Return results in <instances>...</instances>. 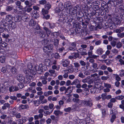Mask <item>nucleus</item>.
I'll list each match as a JSON object with an SVG mask.
<instances>
[{"instance_id": "603ef678", "label": "nucleus", "mask_w": 124, "mask_h": 124, "mask_svg": "<svg viewBox=\"0 0 124 124\" xmlns=\"http://www.w3.org/2000/svg\"><path fill=\"white\" fill-rule=\"evenodd\" d=\"M74 8L76 12L78 11H80L81 10V8L78 5H77L74 7Z\"/></svg>"}, {"instance_id": "9d476101", "label": "nucleus", "mask_w": 124, "mask_h": 124, "mask_svg": "<svg viewBox=\"0 0 124 124\" xmlns=\"http://www.w3.org/2000/svg\"><path fill=\"white\" fill-rule=\"evenodd\" d=\"M84 106H89L91 107L93 105V103L91 100H89L88 101L84 100Z\"/></svg>"}, {"instance_id": "79ce46f5", "label": "nucleus", "mask_w": 124, "mask_h": 124, "mask_svg": "<svg viewBox=\"0 0 124 124\" xmlns=\"http://www.w3.org/2000/svg\"><path fill=\"white\" fill-rule=\"evenodd\" d=\"M117 111L116 110L115 108H113L110 110V114H116L117 113Z\"/></svg>"}, {"instance_id": "b1692460", "label": "nucleus", "mask_w": 124, "mask_h": 124, "mask_svg": "<svg viewBox=\"0 0 124 124\" xmlns=\"http://www.w3.org/2000/svg\"><path fill=\"white\" fill-rule=\"evenodd\" d=\"M93 8V9L94 10V13L93 14L94 15L96 14V11L100 9L98 5L94 6Z\"/></svg>"}, {"instance_id": "c9c22d12", "label": "nucleus", "mask_w": 124, "mask_h": 124, "mask_svg": "<svg viewBox=\"0 0 124 124\" xmlns=\"http://www.w3.org/2000/svg\"><path fill=\"white\" fill-rule=\"evenodd\" d=\"M42 14L44 16H45L48 13V11L46 10H45L44 8L42 9Z\"/></svg>"}, {"instance_id": "13d9d810", "label": "nucleus", "mask_w": 124, "mask_h": 124, "mask_svg": "<svg viewBox=\"0 0 124 124\" xmlns=\"http://www.w3.org/2000/svg\"><path fill=\"white\" fill-rule=\"evenodd\" d=\"M25 4L28 7H30L31 6V5L30 4V3L28 0H26L24 2Z\"/></svg>"}, {"instance_id": "c756f323", "label": "nucleus", "mask_w": 124, "mask_h": 124, "mask_svg": "<svg viewBox=\"0 0 124 124\" xmlns=\"http://www.w3.org/2000/svg\"><path fill=\"white\" fill-rule=\"evenodd\" d=\"M97 53L100 55H101L103 53V51L102 49L101 48H99L97 50Z\"/></svg>"}, {"instance_id": "49530a36", "label": "nucleus", "mask_w": 124, "mask_h": 124, "mask_svg": "<svg viewBox=\"0 0 124 124\" xmlns=\"http://www.w3.org/2000/svg\"><path fill=\"white\" fill-rule=\"evenodd\" d=\"M117 35L118 37L122 38L124 37V33H118L117 34Z\"/></svg>"}, {"instance_id": "f704fd0d", "label": "nucleus", "mask_w": 124, "mask_h": 124, "mask_svg": "<svg viewBox=\"0 0 124 124\" xmlns=\"http://www.w3.org/2000/svg\"><path fill=\"white\" fill-rule=\"evenodd\" d=\"M21 107L22 109H27L29 108V107L28 105H21L20 106Z\"/></svg>"}, {"instance_id": "f257e3e1", "label": "nucleus", "mask_w": 124, "mask_h": 124, "mask_svg": "<svg viewBox=\"0 0 124 124\" xmlns=\"http://www.w3.org/2000/svg\"><path fill=\"white\" fill-rule=\"evenodd\" d=\"M73 102H75L73 106L74 108L77 109L84 106V100H82L79 99L73 98L72 100Z\"/></svg>"}, {"instance_id": "4be33fe9", "label": "nucleus", "mask_w": 124, "mask_h": 124, "mask_svg": "<svg viewBox=\"0 0 124 124\" xmlns=\"http://www.w3.org/2000/svg\"><path fill=\"white\" fill-rule=\"evenodd\" d=\"M39 37L41 38H44L46 37V34L45 31H41L40 33L39 34Z\"/></svg>"}, {"instance_id": "4c0bfd02", "label": "nucleus", "mask_w": 124, "mask_h": 124, "mask_svg": "<svg viewBox=\"0 0 124 124\" xmlns=\"http://www.w3.org/2000/svg\"><path fill=\"white\" fill-rule=\"evenodd\" d=\"M29 23L30 26H34L35 25L36 23L33 19H31Z\"/></svg>"}, {"instance_id": "ea45409f", "label": "nucleus", "mask_w": 124, "mask_h": 124, "mask_svg": "<svg viewBox=\"0 0 124 124\" xmlns=\"http://www.w3.org/2000/svg\"><path fill=\"white\" fill-rule=\"evenodd\" d=\"M124 98V96L122 95H121L116 96L115 97V99H116L122 100Z\"/></svg>"}, {"instance_id": "4d7b16f0", "label": "nucleus", "mask_w": 124, "mask_h": 124, "mask_svg": "<svg viewBox=\"0 0 124 124\" xmlns=\"http://www.w3.org/2000/svg\"><path fill=\"white\" fill-rule=\"evenodd\" d=\"M109 78V77H108L105 76H102L101 78V79L103 80H107Z\"/></svg>"}, {"instance_id": "a18cd8bd", "label": "nucleus", "mask_w": 124, "mask_h": 124, "mask_svg": "<svg viewBox=\"0 0 124 124\" xmlns=\"http://www.w3.org/2000/svg\"><path fill=\"white\" fill-rule=\"evenodd\" d=\"M77 49V48L76 47H73L70 46L67 48L68 50L70 51H74Z\"/></svg>"}, {"instance_id": "a19ab883", "label": "nucleus", "mask_w": 124, "mask_h": 124, "mask_svg": "<svg viewBox=\"0 0 124 124\" xmlns=\"http://www.w3.org/2000/svg\"><path fill=\"white\" fill-rule=\"evenodd\" d=\"M5 57L3 56H2L0 57V62L1 63H4L5 62Z\"/></svg>"}, {"instance_id": "e2e57ef3", "label": "nucleus", "mask_w": 124, "mask_h": 124, "mask_svg": "<svg viewBox=\"0 0 124 124\" xmlns=\"http://www.w3.org/2000/svg\"><path fill=\"white\" fill-rule=\"evenodd\" d=\"M73 64L74 65V67L75 68H78L80 66V65L77 62H74L73 63Z\"/></svg>"}, {"instance_id": "7c9ffc66", "label": "nucleus", "mask_w": 124, "mask_h": 124, "mask_svg": "<svg viewBox=\"0 0 124 124\" xmlns=\"http://www.w3.org/2000/svg\"><path fill=\"white\" fill-rule=\"evenodd\" d=\"M122 46V43L120 42H119L116 43V46L118 49L120 48Z\"/></svg>"}, {"instance_id": "39448f33", "label": "nucleus", "mask_w": 124, "mask_h": 124, "mask_svg": "<svg viewBox=\"0 0 124 124\" xmlns=\"http://www.w3.org/2000/svg\"><path fill=\"white\" fill-rule=\"evenodd\" d=\"M6 20L5 19H2L1 21V23L2 25H3L5 28V31H8L9 30V28L7 29L8 27V24Z\"/></svg>"}, {"instance_id": "2f4dec72", "label": "nucleus", "mask_w": 124, "mask_h": 124, "mask_svg": "<svg viewBox=\"0 0 124 124\" xmlns=\"http://www.w3.org/2000/svg\"><path fill=\"white\" fill-rule=\"evenodd\" d=\"M77 14L78 15V16L79 17H82L84 16V14L81 11V10L80 11H78L77 12Z\"/></svg>"}, {"instance_id": "2eb2a0df", "label": "nucleus", "mask_w": 124, "mask_h": 124, "mask_svg": "<svg viewBox=\"0 0 124 124\" xmlns=\"http://www.w3.org/2000/svg\"><path fill=\"white\" fill-rule=\"evenodd\" d=\"M9 26L11 29H13L16 28V26L15 23L12 22L11 23L9 24Z\"/></svg>"}, {"instance_id": "cd10ccee", "label": "nucleus", "mask_w": 124, "mask_h": 124, "mask_svg": "<svg viewBox=\"0 0 124 124\" xmlns=\"http://www.w3.org/2000/svg\"><path fill=\"white\" fill-rule=\"evenodd\" d=\"M21 2L19 1H17L15 2L16 5L20 9H21L22 6L21 5Z\"/></svg>"}, {"instance_id": "473e14b6", "label": "nucleus", "mask_w": 124, "mask_h": 124, "mask_svg": "<svg viewBox=\"0 0 124 124\" xmlns=\"http://www.w3.org/2000/svg\"><path fill=\"white\" fill-rule=\"evenodd\" d=\"M111 52L113 54L116 55L118 54V51L117 49L114 48L112 50Z\"/></svg>"}, {"instance_id": "37998d69", "label": "nucleus", "mask_w": 124, "mask_h": 124, "mask_svg": "<svg viewBox=\"0 0 124 124\" xmlns=\"http://www.w3.org/2000/svg\"><path fill=\"white\" fill-rule=\"evenodd\" d=\"M41 79H42L41 82L42 84L46 85L47 83V82L46 80L47 79L46 78H42Z\"/></svg>"}, {"instance_id": "09e8293b", "label": "nucleus", "mask_w": 124, "mask_h": 124, "mask_svg": "<svg viewBox=\"0 0 124 124\" xmlns=\"http://www.w3.org/2000/svg\"><path fill=\"white\" fill-rule=\"evenodd\" d=\"M54 113L56 116H57L61 113L60 110H56L54 111Z\"/></svg>"}, {"instance_id": "7ed1b4c3", "label": "nucleus", "mask_w": 124, "mask_h": 124, "mask_svg": "<svg viewBox=\"0 0 124 124\" xmlns=\"http://www.w3.org/2000/svg\"><path fill=\"white\" fill-rule=\"evenodd\" d=\"M75 87L74 86H69L66 88L65 86H63L60 88L59 90L61 92L65 91L64 94L68 95L72 92L73 89Z\"/></svg>"}, {"instance_id": "5701e85b", "label": "nucleus", "mask_w": 124, "mask_h": 124, "mask_svg": "<svg viewBox=\"0 0 124 124\" xmlns=\"http://www.w3.org/2000/svg\"><path fill=\"white\" fill-rule=\"evenodd\" d=\"M60 66L59 65H53L52 66V69L53 70H56L57 71H58L60 68Z\"/></svg>"}, {"instance_id": "338daca9", "label": "nucleus", "mask_w": 124, "mask_h": 124, "mask_svg": "<svg viewBox=\"0 0 124 124\" xmlns=\"http://www.w3.org/2000/svg\"><path fill=\"white\" fill-rule=\"evenodd\" d=\"M92 54L93 51L92 50H89L87 53V54L89 57H91L93 55Z\"/></svg>"}, {"instance_id": "e433bc0d", "label": "nucleus", "mask_w": 124, "mask_h": 124, "mask_svg": "<svg viewBox=\"0 0 124 124\" xmlns=\"http://www.w3.org/2000/svg\"><path fill=\"white\" fill-rule=\"evenodd\" d=\"M116 3V5H118L121 4L123 2V0H113Z\"/></svg>"}, {"instance_id": "bf43d9fd", "label": "nucleus", "mask_w": 124, "mask_h": 124, "mask_svg": "<svg viewBox=\"0 0 124 124\" xmlns=\"http://www.w3.org/2000/svg\"><path fill=\"white\" fill-rule=\"evenodd\" d=\"M107 68V66L105 65H101L100 67V69L103 70H106Z\"/></svg>"}, {"instance_id": "9b49d317", "label": "nucleus", "mask_w": 124, "mask_h": 124, "mask_svg": "<svg viewBox=\"0 0 124 124\" xmlns=\"http://www.w3.org/2000/svg\"><path fill=\"white\" fill-rule=\"evenodd\" d=\"M92 67L94 69L91 70V71L93 72H97V70L96 69H98L97 68L98 65L96 63H94L92 64Z\"/></svg>"}, {"instance_id": "aec40b11", "label": "nucleus", "mask_w": 124, "mask_h": 124, "mask_svg": "<svg viewBox=\"0 0 124 124\" xmlns=\"http://www.w3.org/2000/svg\"><path fill=\"white\" fill-rule=\"evenodd\" d=\"M39 108H43L44 111H50L49 110V107L47 105H45L43 106L42 105H40L39 106Z\"/></svg>"}, {"instance_id": "6e6552de", "label": "nucleus", "mask_w": 124, "mask_h": 124, "mask_svg": "<svg viewBox=\"0 0 124 124\" xmlns=\"http://www.w3.org/2000/svg\"><path fill=\"white\" fill-rule=\"evenodd\" d=\"M53 111V109H52L50 111H44V109L40 108L38 112L39 113H42L43 112L44 114V115L45 116H46L48 115H50L51 114L52 112Z\"/></svg>"}, {"instance_id": "864d4df0", "label": "nucleus", "mask_w": 124, "mask_h": 124, "mask_svg": "<svg viewBox=\"0 0 124 124\" xmlns=\"http://www.w3.org/2000/svg\"><path fill=\"white\" fill-rule=\"evenodd\" d=\"M80 65L83 66H85L86 65V63L84 61L80 60L79 62Z\"/></svg>"}, {"instance_id": "3c124183", "label": "nucleus", "mask_w": 124, "mask_h": 124, "mask_svg": "<svg viewBox=\"0 0 124 124\" xmlns=\"http://www.w3.org/2000/svg\"><path fill=\"white\" fill-rule=\"evenodd\" d=\"M51 5L49 4H47L45 5V8L48 10H49L51 8Z\"/></svg>"}, {"instance_id": "69168bd1", "label": "nucleus", "mask_w": 124, "mask_h": 124, "mask_svg": "<svg viewBox=\"0 0 124 124\" xmlns=\"http://www.w3.org/2000/svg\"><path fill=\"white\" fill-rule=\"evenodd\" d=\"M120 84V82L119 81H116L115 83V85L116 87H119V85Z\"/></svg>"}, {"instance_id": "393cba45", "label": "nucleus", "mask_w": 124, "mask_h": 124, "mask_svg": "<svg viewBox=\"0 0 124 124\" xmlns=\"http://www.w3.org/2000/svg\"><path fill=\"white\" fill-rule=\"evenodd\" d=\"M80 81L78 79H74L73 81L71 83V85H76L77 84L80 83Z\"/></svg>"}, {"instance_id": "f03ea898", "label": "nucleus", "mask_w": 124, "mask_h": 124, "mask_svg": "<svg viewBox=\"0 0 124 124\" xmlns=\"http://www.w3.org/2000/svg\"><path fill=\"white\" fill-rule=\"evenodd\" d=\"M41 65H40L39 66L36 65L34 67L33 69L32 66L31 64H28L27 66V68H29L30 73L32 74H36V72L39 73V71H40L41 69L39 68L40 66H41Z\"/></svg>"}, {"instance_id": "4468645a", "label": "nucleus", "mask_w": 124, "mask_h": 124, "mask_svg": "<svg viewBox=\"0 0 124 124\" xmlns=\"http://www.w3.org/2000/svg\"><path fill=\"white\" fill-rule=\"evenodd\" d=\"M70 63V61L67 60H65L62 62V64L63 67H67L69 65Z\"/></svg>"}, {"instance_id": "1a4fd4ad", "label": "nucleus", "mask_w": 124, "mask_h": 124, "mask_svg": "<svg viewBox=\"0 0 124 124\" xmlns=\"http://www.w3.org/2000/svg\"><path fill=\"white\" fill-rule=\"evenodd\" d=\"M6 67L7 69H10V71L11 73L13 74H16L17 73V70L16 68L14 67H11V66L8 65H7Z\"/></svg>"}, {"instance_id": "a878e982", "label": "nucleus", "mask_w": 124, "mask_h": 124, "mask_svg": "<svg viewBox=\"0 0 124 124\" xmlns=\"http://www.w3.org/2000/svg\"><path fill=\"white\" fill-rule=\"evenodd\" d=\"M121 20H120L119 18H115V23L117 24H119L121 21H122V18L121 17Z\"/></svg>"}, {"instance_id": "a211bd4d", "label": "nucleus", "mask_w": 124, "mask_h": 124, "mask_svg": "<svg viewBox=\"0 0 124 124\" xmlns=\"http://www.w3.org/2000/svg\"><path fill=\"white\" fill-rule=\"evenodd\" d=\"M43 28L44 30L46 32V34L47 36L46 38H47L49 36V35L51 33V31L48 29L46 27H44Z\"/></svg>"}, {"instance_id": "dca6fc26", "label": "nucleus", "mask_w": 124, "mask_h": 124, "mask_svg": "<svg viewBox=\"0 0 124 124\" xmlns=\"http://www.w3.org/2000/svg\"><path fill=\"white\" fill-rule=\"evenodd\" d=\"M85 68L84 67H82V70L83 71V73L85 76V77L86 76H87L90 74V73L89 70H86L83 71V70H84Z\"/></svg>"}, {"instance_id": "58836bf2", "label": "nucleus", "mask_w": 124, "mask_h": 124, "mask_svg": "<svg viewBox=\"0 0 124 124\" xmlns=\"http://www.w3.org/2000/svg\"><path fill=\"white\" fill-rule=\"evenodd\" d=\"M78 76L79 77L81 78H84L85 77V76L83 73V72H82V71H80L79 72L78 75Z\"/></svg>"}, {"instance_id": "c03bdc74", "label": "nucleus", "mask_w": 124, "mask_h": 124, "mask_svg": "<svg viewBox=\"0 0 124 124\" xmlns=\"http://www.w3.org/2000/svg\"><path fill=\"white\" fill-rule=\"evenodd\" d=\"M46 38V39H45L42 41V44H44V45H45L47 44L49 42V40L47 39L48 38Z\"/></svg>"}, {"instance_id": "774afa93", "label": "nucleus", "mask_w": 124, "mask_h": 124, "mask_svg": "<svg viewBox=\"0 0 124 124\" xmlns=\"http://www.w3.org/2000/svg\"><path fill=\"white\" fill-rule=\"evenodd\" d=\"M55 27V24L53 23H50V25L49 26V27L51 29H53Z\"/></svg>"}, {"instance_id": "6e6d98bb", "label": "nucleus", "mask_w": 124, "mask_h": 124, "mask_svg": "<svg viewBox=\"0 0 124 124\" xmlns=\"http://www.w3.org/2000/svg\"><path fill=\"white\" fill-rule=\"evenodd\" d=\"M116 42L114 40L111 41V46L113 47H115L116 45Z\"/></svg>"}, {"instance_id": "f8f14e48", "label": "nucleus", "mask_w": 124, "mask_h": 124, "mask_svg": "<svg viewBox=\"0 0 124 124\" xmlns=\"http://www.w3.org/2000/svg\"><path fill=\"white\" fill-rule=\"evenodd\" d=\"M13 18V16L11 15H9L6 16L5 20L7 22H12Z\"/></svg>"}, {"instance_id": "c85d7f7f", "label": "nucleus", "mask_w": 124, "mask_h": 124, "mask_svg": "<svg viewBox=\"0 0 124 124\" xmlns=\"http://www.w3.org/2000/svg\"><path fill=\"white\" fill-rule=\"evenodd\" d=\"M115 2H114L112 0H109L108 1L107 3L108 5H109V6L111 7V6H115Z\"/></svg>"}, {"instance_id": "412c9836", "label": "nucleus", "mask_w": 124, "mask_h": 124, "mask_svg": "<svg viewBox=\"0 0 124 124\" xmlns=\"http://www.w3.org/2000/svg\"><path fill=\"white\" fill-rule=\"evenodd\" d=\"M51 119L53 122L56 123L58 120V117H55L54 115H52L50 116Z\"/></svg>"}, {"instance_id": "f3484780", "label": "nucleus", "mask_w": 124, "mask_h": 124, "mask_svg": "<svg viewBox=\"0 0 124 124\" xmlns=\"http://www.w3.org/2000/svg\"><path fill=\"white\" fill-rule=\"evenodd\" d=\"M21 19L23 21L25 22H28L29 21L28 16L25 15H23L22 16Z\"/></svg>"}, {"instance_id": "bb28decb", "label": "nucleus", "mask_w": 124, "mask_h": 124, "mask_svg": "<svg viewBox=\"0 0 124 124\" xmlns=\"http://www.w3.org/2000/svg\"><path fill=\"white\" fill-rule=\"evenodd\" d=\"M112 75L115 78L116 80V81H119L121 80V78L119 76V75L117 74H113Z\"/></svg>"}, {"instance_id": "052dcab7", "label": "nucleus", "mask_w": 124, "mask_h": 124, "mask_svg": "<svg viewBox=\"0 0 124 124\" xmlns=\"http://www.w3.org/2000/svg\"><path fill=\"white\" fill-rule=\"evenodd\" d=\"M66 85L67 86H69L70 85H71V83L70 80H67L66 82Z\"/></svg>"}, {"instance_id": "8fccbe9b", "label": "nucleus", "mask_w": 124, "mask_h": 124, "mask_svg": "<svg viewBox=\"0 0 124 124\" xmlns=\"http://www.w3.org/2000/svg\"><path fill=\"white\" fill-rule=\"evenodd\" d=\"M116 118V116L115 115L113 114L111 118L110 119L111 122L113 123L114 122V120Z\"/></svg>"}, {"instance_id": "ddd939ff", "label": "nucleus", "mask_w": 124, "mask_h": 124, "mask_svg": "<svg viewBox=\"0 0 124 124\" xmlns=\"http://www.w3.org/2000/svg\"><path fill=\"white\" fill-rule=\"evenodd\" d=\"M41 31V29L39 27L35 28L34 29V33L35 34H40Z\"/></svg>"}, {"instance_id": "72a5a7b5", "label": "nucleus", "mask_w": 124, "mask_h": 124, "mask_svg": "<svg viewBox=\"0 0 124 124\" xmlns=\"http://www.w3.org/2000/svg\"><path fill=\"white\" fill-rule=\"evenodd\" d=\"M33 102L36 106H38L40 104V101L39 100L33 101Z\"/></svg>"}, {"instance_id": "20e7f679", "label": "nucleus", "mask_w": 124, "mask_h": 124, "mask_svg": "<svg viewBox=\"0 0 124 124\" xmlns=\"http://www.w3.org/2000/svg\"><path fill=\"white\" fill-rule=\"evenodd\" d=\"M53 46L52 44H50L44 46L43 48L44 52L46 53H48L51 52L53 50Z\"/></svg>"}, {"instance_id": "6ab92c4d", "label": "nucleus", "mask_w": 124, "mask_h": 124, "mask_svg": "<svg viewBox=\"0 0 124 124\" xmlns=\"http://www.w3.org/2000/svg\"><path fill=\"white\" fill-rule=\"evenodd\" d=\"M69 7H70L69 11L70 13L71 14H74L76 13V11L74 8H71L72 7L71 5H70Z\"/></svg>"}, {"instance_id": "680f3d73", "label": "nucleus", "mask_w": 124, "mask_h": 124, "mask_svg": "<svg viewBox=\"0 0 124 124\" xmlns=\"http://www.w3.org/2000/svg\"><path fill=\"white\" fill-rule=\"evenodd\" d=\"M13 9L12 7L10 6H8L6 7V10L7 11H10Z\"/></svg>"}, {"instance_id": "de8ad7c7", "label": "nucleus", "mask_w": 124, "mask_h": 124, "mask_svg": "<svg viewBox=\"0 0 124 124\" xmlns=\"http://www.w3.org/2000/svg\"><path fill=\"white\" fill-rule=\"evenodd\" d=\"M104 86L107 88H110L111 87V85L109 84L104 83Z\"/></svg>"}, {"instance_id": "5fc2aeb1", "label": "nucleus", "mask_w": 124, "mask_h": 124, "mask_svg": "<svg viewBox=\"0 0 124 124\" xmlns=\"http://www.w3.org/2000/svg\"><path fill=\"white\" fill-rule=\"evenodd\" d=\"M54 45L55 46H57L59 44V40L57 39H56L54 40Z\"/></svg>"}, {"instance_id": "423d86ee", "label": "nucleus", "mask_w": 124, "mask_h": 124, "mask_svg": "<svg viewBox=\"0 0 124 124\" xmlns=\"http://www.w3.org/2000/svg\"><path fill=\"white\" fill-rule=\"evenodd\" d=\"M17 80L21 83H24L25 79L24 77L22 74H18L16 76Z\"/></svg>"}, {"instance_id": "0eeeda50", "label": "nucleus", "mask_w": 124, "mask_h": 124, "mask_svg": "<svg viewBox=\"0 0 124 124\" xmlns=\"http://www.w3.org/2000/svg\"><path fill=\"white\" fill-rule=\"evenodd\" d=\"M8 88L9 91L10 92L14 91H16L18 90V87H17L15 86H12L9 87L7 86L5 87V89H7V90H8Z\"/></svg>"}, {"instance_id": "0e129e2a", "label": "nucleus", "mask_w": 124, "mask_h": 124, "mask_svg": "<svg viewBox=\"0 0 124 124\" xmlns=\"http://www.w3.org/2000/svg\"><path fill=\"white\" fill-rule=\"evenodd\" d=\"M96 92V89L94 88H92L91 89V93L92 94L95 93Z\"/></svg>"}]
</instances>
